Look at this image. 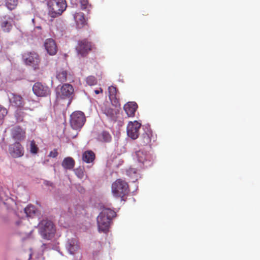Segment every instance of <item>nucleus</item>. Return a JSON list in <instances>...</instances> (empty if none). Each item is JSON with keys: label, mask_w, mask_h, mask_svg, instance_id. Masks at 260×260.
Returning <instances> with one entry per match:
<instances>
[{"label": "nucleus", "mask_w": 260, "mask_h": 260, "mask_svg": "<svg viewBox=\"0 0 260 260\" xmlns=\"http://www.w3.org/2000/svg\"><path fill=\"white\" fill-rule=\"evenodd\" d=\"M141 126V123L137 121L129 122L127 126V134L128 136L133 140L137 139L139 135V129Z\"/></svg>", "instance_id": "obj_10"}, {"label": "nucleus", "mask_w": 260, "mask_h": 260, "mask_svg": "<svg viewBox=\"0 0 260 260\" xmlns=\"http://www.w3.org/2000/svg\"><path fill=\"white\" fill-rule=\"evenodd\" d=\"M24 116V113L23 111H22L21 110H17L15 114L17 122H20L23 121Z\"/></svg>", "instance_id": "obj_30"}, {"label": "nucleus", "mask_w": 260, "mask_h": 260, "mask_svg": "<svg viewBox=\"0 0 260 260\" xmlns=\"http://www.w3.org/2000/svg\"><path fill=\"white\" fill-rule=\"evenodd\" d=\"M75 165L74 159L71 157H67L63 159L61 165L62 167L66 170H72L74 168Z\"/></svg>", "instance_id": "obj_23"}, {"label": "nucleus", "mask_w": 260, "mask_h": 260, "mask_svg": "<svg viewBox=\"0 0 260 260\" xmlns=\"http://www.w3.org/2000/svg\"><path fill=\"white\" fill-rule=\"evenodd\" d=\"M29 150L30 152L34 154H36L38 152L39 147L34 140L30 142Z\"/></svg>", "instance_id": "obj_29"}, {"label": "nucleus", "mask_w": 260, "mask_h": 260, "mask_svg": "<svg viewBox=\"0 0 260 260\" xmlns=\"http://www.w3.org/2000/svg\"><path fill=\"white\" fill-rule=\"evenodd\" d=\"M136 155L139 162L146 166L150 165L152 158L150 154L143 150H139L136 152Z\"/></svg>", "instance_id": "obj_14"}, {"label": "nucleus", "mask_w": 260, "mask_h": 260, "mask_svg": "<svg viewBox=\"0 0 260 260\" xmlns=\"http://www.w3.org/2000/svg\"><path fill=\"white\" fill-rule=\"evenodd\" d=\"M74 89L73 86L70 84H63L57 91V97L61 99H68L71 100L74 95Z\"/></svg>", "instance_id": "obj_9"}, {"label": "nucleus", "mask_w": 260, "mask_h": 260, "mask_svg": "<svg viewBox=\"0 0 260 260\" xmlns=\"http://www.w3.org/2000/svg\"><path fill=\"white\" fill-rule=\"evenodd\" d=\"M9 152L12 157L18 158L24 155V148L20 143L15 142L9 146Z\"/></svg>", "instance_id": "obj_12"}, {"label": "nucleus", "mask_w": 260, "mask_h": 260, "mask_svg": "<svg viewBox=\"0 0 260 260\" xmlns=\"http://www.w3.org/2000/svg\"><path fill=\"white\" fill-rule=\"evenodd\" d=\"M79 248L78 241L75 239H71L68 240V249L71 254H74Z\"/></svg>", "instance_id": "obj_22"}, {"label": "nucleus", "mask_w": 260, "mask_h": 260, "mask_svg": "<svg viewBox=\"0 0 260 260\" xmlns=\"http://www.w3.org/2000/svg\"><path fill=\"white\" fill-rule=\"evenodd\" d=\"M13 19L9 15H5L0 19V29L4 32H10L13 28Z\"/></svg>", "instance_id": "obj_11"}, {"label": "nucleus", "mask_w": 260, "mask_h": 260, "mask_svg": "<svg viewBox=\"0 0 260 260\" xmlns=\"http://www.w3.org/2000/svg\"><path fill=\"white\" fill-rule=\"evenodd\" d=\"M102 110L106 116L109 117H112L115 113L114 110L109 106L105 105L102 108Z\"/></svg>", "instance_id": "obj_27"}, {"label": "nucleus", "mask_w": 260, "mask_h": 260, "mask_svg": "<svg viewBox=\"0 0 260 260\" xmlns=\"http://www.w3.org/2000/svg\"><path fill=\"white\" fill-rule=\"evenodd\" d=\"M67 76L68 72L63 69H58L56 71V78L60 82H66L67 79Z\"/></svg>", "instance_id": "obj_25"}, {"label": "nucleus", "mask_w": 260, "mask_h": 260, "mask_svg": "<svg viewBox=\"0 0 260 260\" xmlns=\"http://www.w3.org/2000/svg\"><path fill=\"white\" fill-rule=\"evenodd\" d=\"M24 212L27 217H32L36 212V207L32 205H28L25 209Z\"/></svg>", "instance_id": "obj_28"}, {"label": "nucleus", "mask_w": 260, "mask_h": 260, "mask_svg": "<svg viewBox=\"0 0 260 260\" xmlns=\"http://www.w3.org/2000/svg\"><path fill=\"white\" fill-rule=\"evenodd\" d=\"M58 155V152L56 149H54L53 151L50 152L49 156L52 158H55Z\"/></svg>", "instance_id": "obj_35"}, {"label": "nucleus", "mask_w": 260, "mask_h": 260, "mask_svg": "<svg viewBox=\"0 0 260 260\" xmlns=\"http://www.w3.org/2000/svg\"><path fill=\"white\" fill-rule=\"evenodd\" d=\"M94 93L96 94H99L100 93H102L103 92V89L100 88V90H95L94 91Z\"/></svg>", "instance_id": "obj_36"}, {"label": "nucleus", "mask_w": 260, "mask_h": 260, "mask_svg": "<svg viewBox=\"0 0 260 260\" xmlns=\"http://www.w3.org/2000/svg\"><path fill=\"white\" fill-rule=\"evenodd\" d=\"M81 8L82 10L87 9L90 5H89L88 0H80Z\"/></svg>", "instance_id": "obj_34"}, {"label": "nucleus", "mask_w": 260, "mask_h": 260, "mask_svg": "<svg viewBox=\"0 0 260 260\" xmlns=\"http://www.w3.org/2000/svg\"><path fill=\"white\" fill-rule=\"evenodd\" d=\"M74 18L78 27H82L86 22L83 13L79 12L74 15Z\"/></svg>", "instance_id": "obj_24"}, {"label": "nucleus", "mask_w": 260, "mask_h": 260, "mask_svg": "<svg viewBox=\"0 0 260 260\" xmlns=\"http://www.w3.org/2000/svg\"><path fill=\"white\" fill-rule=\"evenodd\" d=\"M116 215L115 211L109 208H105L102 211L96 218L99 232L107 233L109 231L112 218Z\"/></svg>", "instance_id": "obj_1"}, {"label": "nucleus", "mask_w": 260, "mask_h": 260, "mask_svg": "<svg viewBox=\"0 0 260 260\" xmlns=\"http://www.w3.org/2000/svg\"><path fill=\"white\" fill-rule=\"evenodd\" d=\"M153 136L152 131L147 130L145 132L142 136L140 140V144L141 146H146L150 145L151 142V138Z\"/></svg>", "instance_id": "obj_20"}, {"label": "nucleus", "mask_w": 260, "mask_h": 260, "mask_svg": "<svg viewBox=\"0 0 260 260\" xmlns=\"http://www.w3.org/2000/svg\"><path fill=\"white\" fill-rule=\"evenodd\" d=\"M95 49V45L87 39H84L79 41L76 50L82 56H86L90 51Z\"/></svg>", "instance_id": "obj_7"}, {"label": "nucleus", "mask_w": 260, "mask_h": 260, "mask_svg": "<svg viewBox=\"0 0 260 260\" xmlns=\"http://www.w3.org/2000/svg\"><path fill=\"white\" fill-rule=\"evenodd\" d=\"M37 28H39V29H41V26H37Z\"/></svg>", "instance_id": "obj_37"}, {"label": "nucleus", "mask_w": 260, "mask_h": 260, "mask_svg": "<svg viewBox=\"0 0 260 260\" xmlns=\"http://www.w3.org/2000/svg\"><path fill=\"white\" fill-rule=\"evenodd\" d=\"M12 137L17 140H22L25 137V131L20 126L14 127L11 132Z\"/></svg>", "instance_id": "obj_18"}, {"label": "nucleus", "mask_w": 260, "mask_h": 260, "mask_svg": "<svg viewBox=\"0 0 260 260\" xmlns=\"http://www.w3.org/2000/svg\"><path fill=\"white\" fill-rule=\"evenodd\" d=\"M6 7L10 10H14L17 6L18 0H5Z\"/></svg>", "instance_id": "obj_26"}, {"label": "nucleus", "mask_w": 260, "mask_h": 260, "mask_svg": "<svg viewBox=\"0 0 260 260\" xmlns=\"http://www.w3.org/2000/svg\"><path fill=\"white\" fill-rule=\"evenodd\" d=\"M39 232L44 239L50 240L54 235L55 229L53 222L50 220H42L39 225Z\"/></svg>", "instance_id": "obj_4"}, {"label": "nucleus", "mask_w": 260, "mask_h": 260, "mask_svg": "<svg viewBox=\"0 0 260 260\" xmlns=\"http://www.w3.org/2000/svg\"><path fill=\"white\" fill-rule=\"evenodd\" d=\"M34 93L38 97H46L51 94L50 88L41 82H36L32 86Z\"/></svg>", "instance_id": "obj_8"}, {"label": "nucleus", "mask_w": 260, "mask_h": 260, "mask_svg": "<svg viewBox=\"0 0 260 260\" xmlns=\"http://www.w3.org/2000/svg\"><path fill=\"white\" fill-rule=\"evenodd\" d=\"M48 5L49 15L52 18L61 15L67 8L66 0H51Z\"/></svg>", "instance_id": "obj_3"}, {"label": "nucleus", "mask_w": 260, "mask_h": 260, "mask_svg": "<svg viewBox=\"0 0 260 260\" xmlns=\"http://www.w3.org/2000/svg\"><path fill=\"white\" fill-rule=\"evenodd\" d=\"M97 140L102 143H109L112 141V136L109 132L103 131L99 133Z\"/></svg>", "instance_id": "obj_19"}, {"label": "nucleus", "mask_w": 260, "mask_h": 260, "mask_svg": "<svg viewBox=\"0 0 260 260\" xmlns=\"http://www.w3.org/2000/svg\"><path fill=\"white\" fill-rule=\"evenodd\" d=\"M22 59L26 65L31 67L34 70L39 69L40 59L39 55L35 52L31 51L23 53Z\"/></svg>", "instance_id": "obj_5"}, {"label": "nucleus", "mask_w": 260, "mask_h": 260, "mask_svg": "<svg viewBox=\"0 0 260 260\" xmlns=\"http://www.w3.org/2000/svg\"><path fill=\"white\" fill-rule=\"evenodd\" d=\"M112 193L116 198H123L127 194L129 190L128 183L121 179H116L111 186Z\"/></svg>", "instance_id": "obj_2"}, {"label": "nucleus", "mask_w": 260, "mask_h": 260, "mask_svg": "<svg viewBox=\"0 0 260 260\" xmlns=\"http://www.w3.org/2000/svg\"><path fill=\"white\" fill-rule=\"evenodd\" d=\"M7 110L0 105V120L3 119L7 114Z\"/></svg>", "instance_id": "obj_33"}, {"label": "nucleus", "mask_w": 260, "mask_h": 260, "mask_svg": "<svg viewBox=\"0 0 260 260\" xmlns=\"http://www.w3.org/2000/svg\"><path fill=\"white\" fill-rule=\"evenodd\" d=\"M138 108V105L135 102H128L123 106L124 110L128 117H134Z\"/></svg>", "instance_id": "obj_17"}, {"label": "nucleus", "mask_w": 260, "mask_h": 260, "mask_svg": "<svg viewBox=\"0 0 260 260\" xmlns=\"http://www.w3.org/2000/svg\"><path fill=\"white\" fill-rule=\"evenodd\" d=\"M85 121V115L81 111H75L71 115V125L75 129L81 128L84 124Z\"/></svg>", "instance_id": "obj_6"}, {"label": "nucleus", "mask_w": 260, "mask_h": 260, "mask_svg": "<svg viewBox=\"0 0 260 260\" xmlns=\"http://www.w3.org/2000/svg\"><path fill=\"white\" fill-rule=\"evenodd\" d=\"M84 169L81 168H77L75 170L76 176L80 179H82L84 176Z\"/></svg>", "instance_id": "obj_32"}, {"label": "nucleus", "mask_w": 260, "mask_h": 260, "mask_svg": "<svg viewBox=\"0 0 260 260\" xmlns=\"http://www.w3.org/2000/svg\"><path fill=\"white\" fill-rule=\"evenodd\" d=\"M109 97L112 104L115 107H119V100L116 98L117 89L114 86H109L108 88Z\"/></svg>", "instance_id": "obj_16"}, {"label": "nucleus", "mask_w": 260, "mask_h": 260, "mask_svg": "<svg viewBox=\"0 0 260 260\" xmlns=\"http://www.w3.org/2000/svg\"><path fill=\"white\" fill-rule=\"evenodd\" d=\"M9 100L11 105L16 108H22L24 105L23 98L18 94L11 93Z\"/></svg>", "instance_id": "obj_13"}, {"label": "nucleus", "mask_w": 260, "mask_h": 260, "mask_svg": "<svg viewBox=\"0 0 260 260\" xmlns=\"http://www.w3.org/2000/svg\"><path fill=\"white\" fill-rule=\"evenodd\" d=\"M82 160L87 164L92 163L95 158V153L91 150H87L82 154Z\"/></svg>", "instance_id": "obj_21"}, {"label": "nucleus", "mask_w": 260, "mask_h": 260, "mask_svg": "<svg viewBox=\"0 0 260 260\" xmlns=\"http://www.w3.org/2000/svg\"><path fill=\"white\" fill-rule=\"evenodd\" d=\"M44 47L47 53L50 55H55L57 51V47L54 40L49 38L45 41Z\"/></svg>", "instance_id": "obj_15"}, {"label": "nucleus", "mask_w": 260, "mask_h": 260, "mask_svg": "<svg viewBox=\"0 0 260 260\" xmlns=\"http://www.w3.org/2000/svg\"><path fill=\"white\" fill-rule=\"evenodd\" d=\"M86 81L87 84L90 86L94 85L97 83L96 78L93 76H89L87 77Z\"/></svg>", "instance_id": "obj_31"}, {"label": "nucleus", "mask_w": 260, "mask_h": 260, "mask_svg": "<svg viewBox=\"0 0 260 260\" xmlns=\"http://www.w3.org/2000/svg\"><path fill=\"white\" fill-rule=\"evenodd\" d=\"M32 22H34L35 19H32Z\"/></svg>", "instance_id": "obj_38"}]
</instances>
